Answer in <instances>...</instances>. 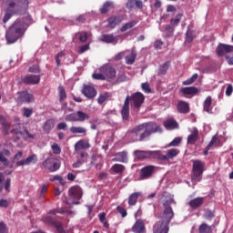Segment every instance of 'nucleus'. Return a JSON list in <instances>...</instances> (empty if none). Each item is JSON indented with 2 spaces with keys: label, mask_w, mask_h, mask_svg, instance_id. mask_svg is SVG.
Listing matches in <instances>:
<instances>
[{
  "label": "nucleus",
  "mask_w": 233,
  "mask_h": 233,
  "mask_svg": "<svg viewBox=\"0 0 233 233\" xmlns=\"http://www.w3.org/2000/svg\"><path fill=\"white\" fill-rule=\"evenodd\" d=\"M178 114H188L190 112V104L184 100H179L177 104Z\"/></svg>",
  "instance_id": "obj_21"
},
{
  "label": "nucleus",
  "mask_w": 233,
  "mask_h": 233,
  "mask_svg": "<svg viewBox=\"0 0 233 233\" xmlns=\"http://www.w3.org/2000/svg\"><path fill=\"white\" fill-rule=\"evenodd\" d=\"M56 209H51L45 217H43L42 220L46 223V225H49L50 227H54L59 221L56 218V214H57Z\"/></svg>",
  "instance_id": "obj_11"
},
{
  "label": "nucleus",
  "mask_w": 233,
  "mask_h": 233,
  "mask_svg": "<svg viewBox=\"0 0 233 233\" xmlns=\"http://www.w3.org/2000/svg\"><path fill=\"white\" fill-rule=\"evenodd\" d=\"M100 41H102V43H106L107 45H117V37L115 36L112 34L109 35H103L100 38Z\"/></svg>",
  "instance_id": "obj_25"
},
{
  "label": "nucleus",
  "mask_w": 233,
  "mask_h": 233,
  "mask_svg": "<svg viewBox=\"0 0 233 233\" xmlns=\"http://www.w3.org/2000/svg\"><path fill=\"white\" fill-rule=\"evenodd\" d=\"M136 57H137V53L136 50H132L131 53L126 56L127 65H134V63H136Z\"/></svg>",
  "instance_id": "obj_41"
},
{
  "label": "nucleus",
  "mask_w": 233,
  "mask_h": 233,
  "mask_svg": "<svg viewBox=\"0 0 233 233\" xmlns=\"http://www.w3.org/2000/svg\"><path fill=\"white\" fill-rule=\"evenodd\" d=\"M205 202V198L203 197L196 198L188 202V205L191 208L196 210V208H199L201 205Z\"/></svg>",
  "instance_id": "obj_30"
},
{
  "label": "nucleus",
  "mask_w": 233,
  "mask_h": 233,
  "mask_svg": "<svg viewBox=\"0 0 233 233\" xmlns=\"http://www.w3.org/2000/svg\"><path fill=\"white\" fill-rule=\"evenodd\" d=\"M134 156L138 159H149V151L145 150H135Z\"/></svg>",
  "instance_id": "obj_39"
},
{
  "label": "nucleus",
  "mask_w": 233,
  "mask_h": 233,
  "mask_svg": "<svg viewBox=\"0 0 233 233\" xmlns=\"http://www.w3.org/2000/svg\"><path fill=\"white\" fill-rule=\"evenodd\" d=\"M28 72H31L33 74H39V72H41V69L39 68V66L35 65L29 67Z\"/></svg>",
  "instance_id": "obj_62"
},
{
  "label": "nucleus",
  "mask_w": 233,
  "mask_h": 233,
  "mask_svg": "<svg viewBox=\"0 0 233 233\" xmlns=\"http://www.w3.org/2000/svg\"><path fill=\"white\" fill-rule=\"evenodd\" d=\"M113 7H114V5L111 2H106L103 5L102 8H100V13L106 14V13L110 12L111 8H113Z\"/></svg>",
  "instance_id": "obj_49"
},
{
  "label": "nucleus",
  "mask_w": 233,
  "mask_h": 233,
  "mask_svg": "<svg viewBox=\"0 0 233 233\" xmlns=\"http://www.w3.org/2000/svg\"><path fill=\"white\" fill-rule=\"evenodd\" d=\"M99 72L104 75L106 81H114L117 71L116 67L112 66L110 64H106L99 68Z\"/></svg>",
  "instance_id": "obj_8"
},
{
  "label": "nucleus",
  "mask_w": 233,
  "mask_h": 233,
  "mask_svg": "<svg viewBox=\"0 0 233 233\" xmlns=\"http://www.w3.org/2000/svg\"><path fill=\"white\" fill-rule=\"evenodd\" d=\"M123 22V16L113 15L107 19L108 28H116V25H119Z\"/></svg>",
  "instance_id": "obj_24"
},
{
  "label": "nucleus",
  "mask_w": 233,
  "mask_h": 233,
  "mask_svg": "<svg viewBox=\"0 0 233 233\" xmlns=\"http://www.w3.org/2000/svg\"><path fill=\"white\" fill-rule=\"evenodd\" d=\"M149 159H157V161H165L164 155L161 151H149Z\"/></svg>",
  "instance_id": "obj_38"
},
{
  "label": "nucleus",
  "mask_w": 233,
  "mask_h": 233,
  "mask_svg": "<svg viewBox=\"0 0 233 233\" xmlns=\"http://www.w3.org/2000/svg\"><path fill=\"white\" fill-rule=\"evenodd\" d=\"M181 143V137H175L174 139H173V141H171L168 145H167V147H178L179 146V144Z\"/></svg>",
  "instance_id": "obj_60"
},
{
  "label": "nucleus",
  "mask_w": 233,
  "mask_h": 233,
  "mask_svg": "<svg viewBox=\"0 0 233 233\" xmlns=\"http://www.w3.org/2000/svg\"><path fill=\"white\" fill-rule=\"evenodd\" d=\"M192 183H199L203 179V172H205V162L200 159L192 160Z\"/></svg>",
  "instance_id": "obj_3"
},
{
  "label": "nucleus",
  "mask_w": 233,
  "mask_h": 233,
  "mask_svg": "<svg viewBox=\"0 0 233 233\" xmlns=\"http://www.w3.org/2000/svg\"><path fill=\"white\" fill-rule=\"evenodd\" d=\"M168 68H170V62H165L164 64L160 65L158 66L157 70V76H167V72H168Z\"/></svg>",
  "instance_id": "obj_34"
},
{
  "label": "nucleus",
  "mask_w": 233,
  "mask_h": 233,
  "mask_svg": "<svg viewBox=\"0 0 233 233\" xmlns=\"http://www.w3.org/2000/svg\"><path fill=\"white\" fill-rule=\"evenodd\" d=\"M136 8H143V1L141 0H127L126 4V8L127 10H134V7Z\"/></svg>",
  "instance_id": "obj_27"
},
{
  "label": "nucleus",
  "mask_w": 233,
  "mask_h": 233,
  "mask_svg": "<svg viewBox=\"0 0 233 233\" xmlns=\"http://www.w3.org/2000/svg\"><path fill=\"white\" fill-rule=\"evenodd\" d=\"M112 161L117 162V163H128V152L127 151H121L117 152Z\"/></svg>",
  "instance_id": "obj_22"
},
{
  "label": "nucleus",
  "mask_w": 233,
  "mask_h": 233,
  "mask_svg": "<svg viewBox=\"0 0 233 233\" xmlns=\"http://www.w3.org/2000/svg\"><path fill=\"white\" fill-rule=\"evenodd\" d=\"M69 131L71 134H81L82 136H86V129L83 127H71Z\"/></svg>",
  "instance_id": "obj_42"
},
{
  "label": "nucleus",
  "mask_w": 233,
  "mask_h": 233,
  "mask_svg": "<svg viewBox=\"0 0 233 233\" xmlns=\"http://www.w3.org/2000/svg\"><path fill=\"white\" fill-rule=\"evenodd\" d=\"M198 139H199V131L195 127L187 137V145H196Z\"/></svg>",
  "instance_id": "obj_26"
},
{
  "label": "nucleus",
  "mask_w": 233,
  "mask_h": 233,
  "mask_svg": "<svg viewBox=\"0 0 233 233\" xmlns=\"http://www.w3.org/2000/svg\"><path fill=\"white\" fill-rule=\"evenodd\" d=\"M198 233H212V227L208 226L207 223H202L198 227Z\"/></svg>",
  "instance_id": "obj_45"
},
{
  "label": "nucleus",
  "mask_w": 233,
  "mask_h": 233,
  "mask_svg": "<svg viewBox=\"0 0 233 233\" xmlns=\"http://www.w3.org/2000/svg\"><path fill=\"white\" fill-rule=\"evenodd\" d=\"M166 32H167L168 35H172L174 34V26L170 25H166L164 26Z\"/></svg>",
  "instance_id": "obj_63"
},
{
  "label": "nucleus",
  "mask_w": 233,
  "mask_h": 233,
  "mask_svg": "<svg viewBox=\"0 0 233 233\" xmlns=\"http://www.w3.org/2000/svg\"><path fill=\"white\" fill-rule=\"evenodd\" d=\"M39 81H41V76L37 75H26L22 78L25 85H39Z\"/></svg>",
  "instance_id": "obj_18"
},
{
  "label": "nucleus",
  "mask_w": 233,
  "mask_h": 233,
  "mask_svg": "<svg viewBox=\"0 0 233 233\" xmlns=\"http://www.w3.org/2000/svg\"><path fill=\"white\" fill-rule=\"evenodd\" d=\"M24 8H28V0H11L7 6V9L11 10L12 14H15Z\"/></svg>",
  "instance_id": "obj_7"
},
{
  "label": "nucleus",
  "mask_w": 233,
  "mask_h": 233,
  "mask_svg": "<svg viewBox=\"0 0 233 233\" xmlns=\"http://www.w3.org/2000/svg\"><path fill=\"white\" fill-rule=\"evenodd\" d=\"M203 110L208 114H212V96H207V98L203 102Z\"/></svg>",
  "instance_id": "obj_33"
},
{
  "label": "nucleus",
  "mask_w": 233,
  "mask_h": 233,
  "mask_svg": "<svg viewBox=\"0 0 233 233\" xmlns=\"http://www.w3.org/2000/svg\"><path fill=\"white\" fill-rule=\"evenodd\" d=\"M137 25V21L133 20L130 22L126 23L121 28L120 32H127V30H130V28H134Z\"/></svg>",
  "instance_id": "obj_46"
},
{
  "label": "nucleus",
  "mask_w": 233,
  "mask_h": 233,
  "mask_svg": "<svg viewBox=\"0 0 233 233\" xmlns=\"http://www.w3.org/2000/svg\"><path fill=\"white\" fill-rule=\"evenodd\" d=\"M93 79H96L97 81H106V77L103 73H94L92 76Z\"/></svg>",
  "instance_id": "obj_53"
},
{
  "label": "nucleus",
  "mask_w": 233,
  "mask_h": 233,
  "mask_svg": "<svg viewBox=\"0 0 233 233\" xmlns=\"http://www.w3.org/2000/svg\"><path fill=\"white\" fill-rule=\"evenodd\" d=\"M139 196H141L140 192L131 194L128 198V206L135 207L136 203H137V199H139Z\"/></svg>",
  "instance_id": "obj_40"
},
{
  "label": "nucleus",
  "mask_w": 233,
  "mask_h": 233,
  "mask_svg": "<svg viewBox=\"0 0 233 233\" xmlns=\"http://www.w3.org/2000/svg\"><path fill=\"white\" fill-rule=\"evenodd\" d=\"M25 32H26L25 21L17 19L6 31L5 40L7 41V45L16 43L20 37H23Z\"/></svg>",
  "instance_id": "obj_2"
},
{
  "label": "nucleus",
  "mask_w": 233,
  "mask_h": 233,
  "mask_svg": "<svg viewBox=\"0 0 233 233\" xmlns=\"http://www.w3.org/2000/svg\"><path fill=\"white\" fill-rule=\"evenodd\" d=\"M132 232L134 233H145L147 228H145V222L142 219H137L132 227Z\"/></svg>",
  "instance_id": "obj_23"
},
{
  "label": "nucleus",
  "mask_w": 233,
  "mask_h": 233,
  "mask_svg": "<svg viewBox=\"0 0 233 233\" xmlns=\"http://www.w3.org/2000/svg\"><path fill=\"white\" fill-rule=\"evenodd\" d=\"M0 125L4 128L5 135L8 136L10 123H8V120H6V117L3 115H0Z\"/></svg>",
  "instance_id": "obj_36"
},
{
  "label": "nucleus",
  "mask_w": 233,
  "mask_h": 233,
  "mask_svg": "<svg viewBox=\"0 0 233 233\" xmlns=\"http://www.w3.org/2000/svg\"><path fill=\"white\" fill-rule=\"evenodd\" d=\"M5 156H6V157H10L11 156L10 150L4 149L3 151H0V162L3 163L5 167H9L10 160H8V158H5Z\"/></svg>",
  "instance_id": "obj_28"
},
{
  "label": "nucleus",
  "mask_w": 233,
  "mask_h": 233,
  "mask_svg": "<svg viewBox=\"0 0 233 233\" xmlns=\"http://www.w3.org/2000/svg\"><path fill=\"white\" fill-rule=\"evenodd\" d=\"M35 165L37 163V155L32 154L27 157L25 159H22L16 162V167H25L30 164Z\"/></svg>",
  "instance_id": "obj_19"
},
{
  "label": "nucleus",
  "mask_w": 233,
  "mask_h": 233,
  "mask_svg": "<svg viewBox=\"0 0 233 233\" xmlns=\"http://www.w3.org/2000/svg\"><path fill=\"white\" fill-rule=\"evenodd\" d=\"M172 203H174V198L170 196L166 197L163 201V207H165L163 221H167V224L170 223V221H172V218H174V210H172V207H170Z\"/></svg>",
  "instance_id": "obj_4"
},
{
  "label": "nucleus",
  "mask_w": 233,
  "mask_h": 233,
  "mask_svg": "<svg viewBox=\"0 0 233 233\" xmlns=\"http://www.w3.org/2000/svg\"><path fill=\"white\" fill-rule=\"evenodd\" d=\"M155 171V166H146L142 167L140 170V179H148V177H152Z\"/></svg>",
  "instance_id": "obj_17"
},
{
  "label": "nucleus",
  "mask_w": 233,
  "mask_h": 233,
  "mask_svg": "<svg viewBox=\"0 0 233 233\" xmlns=\"http://www.w3.org/2000/svg\"><path fill=\"white\" fill-rule=\"evenodd\" d=\"M204 218L210 221V219H212V218H214V212H212L211 210H207L204 214Z\"/></svg>",
  "instance_id": "obj_64"
},
{
  "label": "nucleus",
  "mask_w": 233,
  "mask_h": 233,
  "mask_svg": "<svg viewBox=\"0 0 233 233\" xmlns=\"http://www.w3.org/2000/svg\"><path fill=\"white\" fill-rule=\"evenodd\" d=\"M54 228L56 229L57 233H66V230H65V228H63V223L58 221L55 226H53Z\"/></svg>",
  "instance_id": "obj_56"
},
{
  "label": "nucleus",
  "mask_w": 233,
  "mask_h": 233,
  "mask_svg": "<svg viewBox=\"0 0 233 233\" xmlns=\"http://www.w3.org/2000/svg\"><path fill=\"white\" fill-rule=\"evenodd\" d=\"M51 149L53 151V154H55L56 156H59V154H61V147L57 143H54L51 146Z\"/></svg>",
  "instance_id": "obj_52"
},
{
  "label": "nucleus",
  "mask_w": 233,
  "mask_h": 233,
  "mask_svg": "<svg viewBox=\"0 0 233 233\" xmlns=\"http://www.w3.org/2000/svg\"><path fill=\"white\" fill-rule=\"evenodd\" d=\"M198 77H199V75L194 74L190 78L187 79L186 81L183 82V85L187 86V85H192Z\"/></svg>",
  "instance_id": "obj_54"
},
{
  "label": "nucleus",
  "mask_w": 233,
  "mask_h": 233,
  "mask_svg": "<svg viewBox=\"0 0 233 233\" xmlns=\"http://www.w3.org/2000/svg\"><path fill=\"white\" fill-rule=\"evenodd\" d=\"M68 194L71 199H76V201H79L83 198V190L79 186L70 187Z\"/></svg>",
  "instance_id": "obj_15"
},
{
  "label": "nucleus",
  "mask_w": 233,
  "mask_h": 233,
  "mask_svg": "<svg viewBox=\"0 0 233 233\" xmlns=\"http://www.w3.org/2000/svg\"><path fill=\"white\" fill-rule=\"evenodd\" d=\"M108 97H110V95H108V93L100 94L97 98L98 105H103V103H105V101H106Z\"/></svg>",
  "instance_id": "obj_51"
},
{
  "label": "nucleus",
  "mask_w": 233,
  "mask_h": 233,
  "mask_svg": "<svg viewBox=\"0 0 233 233\" xmlns=\"http://www.w3.org/2000/svg\"><path fill=\"white\" fill-rule=\"evenodd\" d=\"M81 94L87 99H94V97L97 96V90L93 86L84 84L81 89Z\"/></svg>",
  "instance_id": "obj_10"
},
{
  "label": "nucleus",
  "mask_w": 233,
  "mask_h": 233,
  "mask_svg": "<svg viewBox=\"0 0 233 233\" xmlns=\"http://www.w3.org/2000/svg\"><path fill=\"white\" fill-rule=\"evenodd\" d=\"M164 127L165 128H167V130H176V128H178L179 124H177V121H176V119L169 118L165 121Z\"/></svg>",
  "instance_id": "obj_31"
},
{
  "label": "nucleus",
  "mask_w": 233,
  "mask_h": 233,
  "mask_svg": "<svg viewBox=\"0 0 233 233\" xmlns=\"http://www.w3.org/2000/svg\"><path fill=\"white\" fill-rule=\"evenodd\" d=\"M87 50H90V44H85L78 47V54H85Z\"/></svg>",
  "instance_id": "obj_58"
},
{
  "label": "nucleus",
  "mask_w": 233,
  "mask_h": 233,
  "mask_svg": "<svg viewBox=\"0 0 233 233\" xmlns=\"http://www.w3.org/2000/svg\"><path fill=\"white\" fill-rule=\"evenodd\" d=\"M121 116L123 121H128L130 119V96H127L125 99L124 106L121 109Z\"/></svg>",
  "instance_id": "obj_14"
},
{
  "label": "nucleus",
  "mask_w": 233,
  "mask_h": 233,
  "mask_svg": "<svg viewBox=\"0 0 233 233\" xmlns=\"http://www.w3.org/2000/svg\"><path fill=\"white\" fill-rule=\"evenodd\" d=\"M80 43H86L88 41V33L86 31H80L75 34Z\"/></svg>",
  "instance_id": "obj_43"
},
{
  "label": "nucleus",
  "mask_w": 233,
  "mask_h": 233,
  "mask_svg": "<svg viewBox=\"0 0 233 233\" xmlns=\"http://www.w3.org/2000/svg\"><path fill=\"white\" fill-rule=\"evenodd\" d=\"M56 126V123L54 122V119L50 118L47 119L43 126V130L46 132V134H50L52 131V128Z\"/></svg>",
  "instance_id": "obj_37"
},
{
  "label": "nucleus",
  "mask_w": 233,
  "mask_h": 233,
  "mask_svg": "<svg viewBox=\"0 0 233 233\" xmlns=\"http://www.w3.org/2000/svg\"><path fill=\"white\" fill-rule=\"evenodd\" d=\"M161 132V127L156 122H146L139 124L133 127L130 131V134L138 137L137 141H145L147 137H150L152 134Z\"/></svg>",
  "instance_id": "obj_1"
},
{
  "label": "nucleus",
  "mask_w": 233,
  "mask_h": 233,
  "mask_svg": "<svg viewBox=\"0 0 233 233\" xmlns=\"http://www.w3.org/2000/svg\"><path fill=\"white\" fill-rule=\"evenodd\" d=\"M76 162L72 165L73 168H79L88 161V153L86 151H76Z\"/></svg>",
  "instance_id": "obj_12"
},
{
  "label": "nucleus",
  "mask_w": 233,
  "mask_h": 233,
  "mask_svg": "<svg viewBox=\"0 0 233 233\" xmlns=\"http://www.w3.org/2000/svg\"><path fill=\"white\" fill-rule=\"evenodd\" d=\"M18 101L21 103H32L34 102V95L28 93V91L24 90L17 93Z\"/></svg>",
  "instance_id": "obj_20"
},
{
  "label": "nucleus",
  "mask_w": 233,
  "mask_h": 233,
  "mask_svg": "<svg viewBox=\"0 0 233 233\" xmlns=\"http://www.w3.org/2000/svg\"><path fill=\"white\" fill-rule=\"evenodd\" d=\"M42 166L48 172H57L61 168V160L56 157H48L43 161Z\"/></svg>",
  "instance_id": "obj_6"
},
{
  "label": "nucleus",
  "mask_w": 233,
  "mask_h": 233,
  "mask_svg": "<svg viewBox=\"0 0 233 233\" xmlns=\"http://www.w3.org/2000/svg\"><path fill=\"white\" fill-rule=\"evenodd\" d=\"M129 101H132L134 108L139 110L141 108V105L145 103V95L141 92H137L129 96Z\"/></svg>",
  "instance_id": "obj_9"
},
{
  "label": "nucleus",
  "mask_w": 233,
  "mask_h": 233,
  "mask_svg": "<svg viewBox=\"0 0 233 233\" xmlns=\"http://www.w3.org/2000/svg\"><path fill=\"white\" fill-rule=\"evenodd\" d=\"M32 114H34V109L24 107V117H31Z\"/></svg>",
  "instance_id": "obj_61"
},
{
  "label": "nucleus",
  "mask_w": 233,
  "mask_h": 233,
  "mask_svg": "<svg viewBox=\"0 0 233 233\" xmlns=\"http://www.w3.org/2000/svg\"><path fill=\"white\" fill-rule=\"evenodd\" d=\"M116 210H117V213L120 214L122 218H127V216H128L127 209L121 206H117Z\"/></svg>",
  "instance_id": "obj_57"
},
{
  "label": "nucleus",
  "mask_w": 233,
  "mask_h": 233,
  "mask_svg": "<svg viewBox=\"0 0 233 233\" xmlns=\"http://www.w3.org/2000/svg\"><path fill=\"white\" fill-rule=\"evenodd\" d=\"M66 121L69 123H83L86 119H90V116L83 111H76V113H71L65 117Z\"/></svg>",
  "instance_id": "obj_5"
},
{
  "label": "nucleus",
  "mask_w": 233,
  "mask_h": 233,
  "mask_svg": "<svg viewBox=\"0 0 233 233\" xmlns=\"http://www.w3.org/2000/svg\"><path fill=\"white\" fill-rule=\"evenodd\" d=\"M194 41V33L188 29L186 33V43H192Z\"/></svg>",
  "instance_id": "obj_55"
},
{
  "label": "nucleus",
  "mask_w": 233,
  "mask_h": 233,
  "mask_svg": "<svg viewBox=\"0 0 233 233\" xmlns=\"http://www.w3.org/2000/svg\"><path fill=\"white\" fill-rule=\"evenodd\" d=\"M91 147L88 140L80 139L75 144V152H86Z\"/></svg>",
  "instance_id": "obj_16"
},
{
  "label": "nucleus",
  "mask_w": 233,
  "mask_h": 233,
  "mask_svg": "<svg viewBox=\"0 0 233 233\" xmlns=\"http://www.w3.org/2000/svg\"><path fill=\"white\" fill-rule=\"evenodd\" d=\"M98 219L106 229L110 228V224H108V220H106V213H100L98 215Z\"/></svg>",
  "instance_id": "obj_44"
},
{
  "label": "nucleus",
  "mask_w": 233,
  "mask_h": 233,
  "mask_svg": "<svg viewBox=\"0 0 233 233\" xmlns=\"http://www.w3.org/2000/svg\"><path fill=\"white\" fill-rule=\"evenodd\" d=\"M179 156V149L177 148H171L168 149L164 155V161H170V159H174V157H177Z\"/></svg>",
  "instance_id": "obj_29"
},
{
  "label": "nucleus",
  "mask_w": 233,
  "mask_h": 233,
  "mask_svg": "<svg viewBox=\"0 0 233 233\" xmlns=\"http://www.w3.org/2000/svg\"><path fill=\"white\" fill-rule=\"evenodd\" d=\"M181 17H183V15L178 14L176 15L175 18H172L170 21L171 26H177V25H179V23H181Z\"/></svg>",
  "instance_id": "obj_50"
},
{
  "label": "nucleus",
  "mask_w": 233,
  "mask_h": 233,
  "mask_svg": "<svg viewBox=\"0 0 233 233\" xmlns=\"http://www.w3.org/2000/svg\"><path fill=\"white\" fill-rule=\"evenodd\" d=\"M233 52V46L227 44H218L216 48V54L218 57H223V56H227V54H231Z\"/></svg>",
  "instance_id": "obj_13"
},
{
  "label": "nucleus",
  "mask_w": 233,
  "mask_h": 233,
  "mask_svg": "<svg viewBox=\"0 0 233 233\" xmlns=\"http://www.w3.org/2000/svg\"><path fill=\"white\" fill-rule=\"evenodd\" d=\"M111 169L115 174H123V172H125V166L121 164H115L112 166Z\"/></svg>",
  "instance_id": "obj_48"
},
{
  "label": "nucleus",
  "mask_w": 233,
  "mask_h": 233,
  "mask_svg": "<svg viewBox=\"0 0 233 233\" xmlns=\"http://www.w3.org/2000/svg\"><path fill=\"white\" fill-rule=\"evenodd\" d=\"M181 92L184 94V96H197V94L199 92V89L195 86L183 87Z\"/></svg>",
  "instance_id": "obj_35"
},
{
  "label": "nucleus",
  "mask_w": 233,
  "mask_h": 233,
  "mask_svg": "<svg viewBox=\"0 0 233 233\" xmlns=\"http://www.w3.org/2000/svg\"><path fill=\"white\" fill-rule=\"evenodd\" d=\"M141 86H142V90L146 94H150V92H152V89L150 88V84H148V82L142 83Z\"/></svg>",
  "instance_id": "obj_59"
},
{
  "label": "nucleus",
  "mask_w": 233,
  "mask_h": 233,
  "mask_svg": "<svg viewBox=\"0 0 233 233\" xmlns=\"http://www.w3.org/2000/svg\"><path fill=\"white\" fill-rule=\"evenodd\" d=\"M59 103H63L66 99V90L63 86H58Z\"/></svg>",
  "instance_id": "obj_47"
},
{
  "label": "nucleus",
  "mask_w": 233,
  "mask_h": 233,
  "mask_svg": "<svg viewBox=\"0 0 233 233\" xmlns=\"http://www.w3.org/2000/svg\"><path fill=\"white\" fill-rule=\"evenodd\" d=\"M168 225H170V223H167V220H162L161 225L158 226L154 230V233H168V230H170V228H168Z\"/></svg>",
  "instance_id": "obj_32"
}]
</instances>
